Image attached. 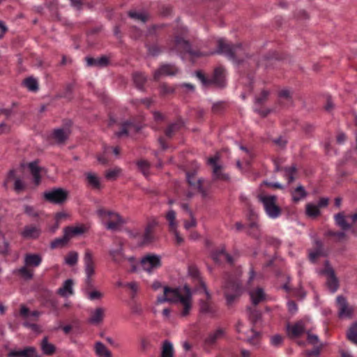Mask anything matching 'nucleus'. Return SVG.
<instances>
[{
  "label": "nucleus",
  "instance_id": "nucleus-53",
  "mask_svg": "<svg viewBox=\"0 0 357 357\" xmlns=\"http://www.w3.org/2000/svg\"><path fill=\"white\" fill-rule=\"evenodd\" d=\"M269 91L267 90H263L260 95L255 98V102L256 105L263 104L268 98L269 96Z\"/></svg>",
  "mask_w": 357,
  "mask_h": 357
},
{
  "label": "nucleus",
  "instance_id": "nucleus-56",
  "mask_svg": "<svg viewBox=\"0 0 357 357\" xmlns=\"http://www.w3.org/2000/svg\"><path fill=\"white\" fill-rule=\"evenodd\" d=\"M278 96L280 98H284L287 100H291V91L288 88L282 89L279 91Z\"/></svg>",
  "mask_w": 357,
  "mask_h": 357
},
{
  "label": "nucleus",
  "instance_id": "nucleus-14",
  "mask_svg": "<svg viewBox=\"0 0 357 357\" xmlns=\"http://www.w3.org/2000/svg\"><path fill=\"white\" fill-rule=\"evenodd\" d=\"M140 130V126L135 123L126 121L121 125V130L116 132L118 137L128 136L129 135L136 133Z\"/></svg>",
  "mask_w": 357,
  "mask_h": 357
},
{
  "label": "nucleus",
  "instance_id": "nucleus-40",
  "mask_svg": "<svg viewBox=\"0 0 357 357\" xmlns=\"http://www.w3.org/2000/svg\"><path fill=\"white\" fill-rule=\"evenodd\" d=\"M146 81V77L143 74L136 73L133 75V82L137 88L139 90H144V85Z\"/></svg>",
  "mask_w": 357,
  "mask_h": 357
},
{
  "label": "nucleus",
  "instance_id": "nucleus-35",
  "mask_svg": "<svg viewBox=\"0 0 357 357\" xmlns=\"http://www.w3.org/2000/svg\"><path fill=\"white\" fill-rule=\"evenodd\" d=\"M200 312L202 313L208 314L211 317L215 316L216 310L214 306L208 301H200Z\"/></svg>",
  "mask_w": 357,
  "mask_h": 357
},
{
  "label": "nucleus",
  "instance_id": "nucleus-27",
  "mask_svg": "<svg viewBox=\"0 0 357 357\" xmlns=\"http://www.w3.org/2000/svg\"><path fill=\"white\" fill-rule=\"evenodd\" d=\"M249 295L253 305H256L264 298L265 294L262 288L258 287L249 291Z\"/></svg>",
  "mask_w": 357,
  "mask_h": 357
},
{
  "label": "nucleus",
  "instance_id": "nucleus-43",
  "mask_svg": "<svg viewBox=\"0 0 357 357\" xmlns=\"http://www.w3.org/2000/svg\"><path fill=\"white\" fill-rule=\"evenodd\" d=\"M78 261V253L75 251H70L66 255L64 259L65 264L68 266H73L77 264Z\"/></svg>",
  "mask_w": 357,
  "mask_h": 357
},
{
  "label": "nucleus",
  "instance_id": "nucleus-49",
  "mask_svg": "<svg viewBox=\"0 0 357 357\" xmlns=\"http://www.w3.org/2000/svg\"><path fill=\"white\" fill-rule=\"evenodd\" d=\"M43 305L47 307H50L56 315L59 314L58 312V301L53 298H47L43 303Z\"/></svg>",
  "mask_w": 357,
  "mask_h": 357
},
{
  "label": "nucleus",
  "instance_id": "nucleus-26",
  "mask_svg": "<svg viewBox=\"0 0 357 357\" xmlns=\"http://www.w3.org/2000/svg\"><path fill=\"white\" fill-rule=\"evenodd\" d=\"M174 349L173 344L168 340L163 341L161 347V352L160 357H174Z\"/></svg>",
  "mask_w": 357,
  "mask_h": 357
},
{
  "label": "nucleus",
  "instance_id": "nucleus-32",
  "mask_svg": "<svg viewBox=\"0 0 357 357\" xmlns=\"http://www.w3.org/2000/svg\"><path fill=\"white\" fill-rule=\"evenodd\" d=\"M165 218L168 222L169 228L170 231H176V229L178 228V222L176 220V212L170 208L166 215Z\"/></svg>",
  "mask_w": 357,
  "mask_h": 357
},
{
  "label": "nucleus",
  "instance_id": "nucleus-41",
  "mask_svg": "<svg viewBox=\"0 0 357 357\" xmlns=\"http://www.w3.org/2000/svg\"><path fill=\"white\" fill-rule=\"evenodd\" d=\"M41 349L45 354L51 355L54 352L55 347L48 342L47 338L45 337L41 342Z\"/></svg>",
  "mask_w": 357,
  "mask_h": 357
},
{
  "label": "nucleus",
  "instance_id": "nucleus-29",
  "mask_svg": "<svg viewBox=\"0 0 357 357\" xmlns=\"http://www.w3.org/2000/svg\"><path fill=\"white\" fill-rule=\"evenodd\" d=\"M70 134L68 128H57L53 131L52 137L59 143L66 141Z\"/></svg>",
  "mask_w": 357,
  "mask_h": 357
},
{
  "label": "nucleus",
  "instance_id": "nucleus-58",
  "mask_svg": "<svg viewBox=\"0 0 357 357\" xmlns=\"http://www.w3.org/2000/svg\"><path fill=\"white\" fill-rule=\"evenodd\" d=\"M87 296V298L91 301L98 300L100 299L102 296V294L96 290L92 291H85Z\"/></svg>",
  "mask_w": 357,
  "mask_h": 357
},
{
  "label": "nucleus",
  "instance_id": "nucleus-50",
  "mask_svg": "<svg viewBox=\"0 0 357 357\" xmlns=\"http://www.w3.org/2000/svg\"><path fill=\"white\" fill-rule=\"evenodd\" d=\"M176 75V71L173 70V68H159L154 74V79H158L160 75Z\"/></svg>",
  "mask_w": 357,
  "mask_h": 357
},
{
  "label": "nucleus",
  "instance_id": "nucleus-8",
  "mask_svg": "<svg viewBox=\"0 0 357 357\" xmlns=\"http://www.w3.org/2000/svg\"><path fill=\"white\" fill-rule=\"evenodd\" d=\"M84 272L86 274L85 279V291L92 289L93 287L91 277L95 273V264L92 252L89 250H86L84 256Z\"/></svg>",
  "mask_w": 357,
  "mask_h": 357
},
{
  "label": "nucleus",
  "instance_id": "nucleus-21",
  "mask_svg": "<svg viewBox=\"0 0 357 357\" xmlns=\"http://www.w3.org/2000/svg\"><path fill=\"white\" fill-rule=\"evenodd\" d=\"M9 357H38L34 347H26L22 350L11 351L8 354Z\"/></svg>",
  "mask_w": 357,
  "mask_h": 357
},
{
  "label": "nucleus",
  "instance_id": "nucleus-60",
  "mask_svg": "<svg viewBox=\"0 0 357 357\" xmlns=\"http://www.w3.org/2000/svg\"><path fill=\"white\" fill-rule=\"evenodd\" d=\"M283 342V338L280 335H275L271 337V344L275 347H280Z\"/></svg>",
  "mask_w": 357,
  "mask_h": 357
},
{
  "label": "nucleus",
  "instance_id": "nucleus-45",
  "mask_svg": "<svg viewBox=\"0 0 357 357\" xmlns=\"http://www.w3.org/2000/svg\"><path fill=\"white\" fill-rule=\"evenodd\" d=\"M347 336L351 342L357 344V322L351 326L347 331Z\"/></svg>",
  "mask_w": 357,
  "mask_h": 357
},
{
  "label": "nucleus",
  "instance_id": "nucleus-48",
  "mask_svg": "<svg viewBox=\"0 0 357 357\" xmlns=\"http://www.w3.org/2000/svg\"><path fill=\"white\" fill-rule=\"evenodd\" d=\"M249 333L246 337V341L250 344L257 345L259 343V333L253 329H251Z\"/></svg>",
  "mask_w": 357,
  "mask_h": 357
},
{
  "label": "nucleus",
  "instance_id": "nucleus-31",
  "mask_svg": "<svg viewBox=\"0 0 357 357\" xmlns=\"http://www.w3.org/2000/svg\"><path fill=\"white\" fill-rule=\"evenodd\" d=\"M29 169L33 178L34 183L38 185L40 183V168L38 167L37 162H31L28 165Z\"/></svg>",
  "mask_w": 357,
  "mask_h": 357
},
{
  "label": "nucleus",
  "instance_id": "nucleus-15",
  "mask_svg": "<svg viewBox=\"0 0 357 357\" xmlns=\"http://www.w3.org/2000/svg\"><path fill=\"white\" fill-rule=\"evenodd\" d=\"M86 65L89 66H107L115 65L112 62L111 57L109 56L103 55L99 58L93 59L92 57H86Z\"/></svg>",
  "mask_w": 357,
  "mask_h": 357
},
{
  "label": "nucleus",
  "instance_id": "nucleus-54",
  "mask_svg": "<svg viewBox=\"0 0 357 357\" xmlns=\"http://www.w3.org/2000/svg\"><path fill=\"white\" fill-rule=\"evenodd\" d=\"M147 49L149 54L152 56H157L161 52V48L157 44L149 45Z\"/></svg>",
  "mask_w": 357,
  "mask_h": 357
},
{
  "label": "nucleus",
  "instance_id": "nucleus-28",
  "mask_svg": "<svg viewBox=\"0 0 357 357\" xmlns=\"http://www.w3.org/2000/svg\"><path fill=\"white\" fill-rule=\"evenodd\" d=\"M156 223L155 222H149L145 228L143 235V243L147 244L152 242L154 239L153 230Z\"/></svg>",
  "mask_w": 357,
  "mask_h": 357
},
{
  "label": "nucleus",
  "instance_id": "nucleus-51",
  "mask_svg": "<svg viewBox=\"0 0 357 357\" xmlns=\"http://www.w3.org/2000/svg\"><path fill=\"white\" fill-rule=\"evenodd\" d=\"M137 165L139 169L142 172V173L147 176L149 174L150 165L149 163L144 160H140L137 161Z\"/></svg>",
  "mask_w": 357,
  "mask_h": 357
},
{
  "label": "nucleus",
  "instance_id": "nucleus-19",
  "mask_svg": "<svg viewBox=\"0 0 357 357\" xmlns=\"http://www.w3.org/2000/svg\"><path fill=\"white\" fill-rule=\"evenodd\" d=\"M287 329L289 336L291 337H297L305 332V324L303 321H299L291 326L288 324Z\"/></svg>",
  "mask_w": 357,
  "mask_h": 357
},
{
  "label": "nucleus",
  "instance_id": "nucleus-36",
  "mask_svg": "<svg viewBox=\"0 0 357 357\" xmlns=\"http://www.w3.org/2000/svg\"><path fill=\"white\" fill-rule=\"evenodd\" d=\"M212 177L213 181L220 180L227 181L229 180V175L222 172V166H215V168H213Z\"/></svg>",
  "mask_w": 357,
  "mask_h": 357
},
{
  "label": "nucleus",
  "instance_id": "nucleus-22",
  "mask_svg": "<svg viewBox=\"0 0 357 357\" xmlns=\"http://www.w3.org/2000/svg\"><path fill=\"white\" fill-rule=\"evenodd\" d=\"M94 352L97 357H113L112 352L100 341L95 342Z\"/></svg>",
  "mask_w": 357,
  "mask_h": 357
},
{
  "label": "nucleus",
  "instance_id": "nucleus-62",
  "mask_svg": "<svg viewBox=\"0 0 357 357\" xmlns=\"http://www.w3.org/2000/svg\"><path fill=\"white\" fill-rule=\"evenodd\" d=\"M140 347L143 351H145L151 347V343L147 338L143 337L140 340Z\"/></svg>",
  "mask_w": 357,
  "mask_h": 357
},
{
  "label": "nucleus",
  "instance_id": "nucleus-34",
  "mask_svg": "<svg viewBox=\"0 0 357 357\" xmlns=\"http://www.w3.org/2000/svg\"><path fill=\"white\" fill-rule=\"evenodd\" d=\"M335 224L340 227L343 231H347L351 227V225L348 223L345 219L343 213H338L334 216Z\"/></svg>",
  "mask_w": 357,
  "mask_h": 357
},
{
  "label": "nucleus",
  "instance_id": "nucleus-64",
  "mask_svg": "<svg viewBox=\"0 0 357 357\" xmlns=\"http://www.w3.org/2000/svg\"><path fill=\"white\" fill-rule=\"evenodd\" d=\"M273 142L280 148H284L287 144V139L283 137H280L273 140Z\"/></svg>",
  "mask_w": 357,
  "mask_h": 357
},
{
  "label": "nucleus",
  "instance_id": "nucleus-3",
  "mask_svg": "<svg viewBox=\"0 0 357 357\" xmlns=\"http://www.w3.org/2000/svg\"><path fill=\"white\" fill-rule=\"evenodd\" d=\"M215 52L225 55L228 59L235 61L237 64L240 63L242 56L245 53L241 44L231 45L223 38L218 40Z\"/></svg>",
  "mask_w": 357,
  "mask_h": 357
},
{
  "label": "nucleus",
  "instance_id": "nucleus-59",
  "mask_svg": "<svg viewBox=\"0 0 357 357\" xmlns=\"http://www.w3.org/2000/svg\"><path fill=\"white\" fill-rule=\"evenodd\" d=\"M187 181L189 185L194 188H197V181L198 179H196L195 178V172H187L186 174Z\"/></svg>",
  "mask_w": 357,
  "mask_h": 357
},
{
  "label": "nucleus",
  "instance_id": "nucleus-16",
  "mask_svg": "<svg viewBox=\"0 0 357 357\" xmlns=\"http://www.w3.org/2000/svg\"><path fill=\"white\" fill-rule=\"evenodd\" d=\"M40 233L41 230L38 227L29 225L24 227L21 231V236L26 239H36L40 236Z\"/></svg>",
  "mask_w": 357,
  "mask_h": 357
},
{
  "label": "nucleus",
  "instance_id": "nucleus-13",
  "mask_svg": "<svg viewBox=\"0 0 357 357\" xmlns=\"http://www.w3.org/2000/svg\"><path fill=\"white\" fill-rule=\"evenodd\" d=\"M338 309V315L340 318H350L353 310L349 306L346 298L342 296H338L336 298Z\"/></svg>",
  "mask_w": 357,
  "mask_h": 357
},
{
  "label": "nucleus",
  "instance_id": "nucleus-25",
  "mask_svg": "<svg viewBox=\"0 0 357 357\" xmlns=\"http://www.w3.org/2000/svg\"><path fill=\"white\" fill-rule=\"evenodd\" d=\"M212 258L215 262H219L222 259H225L229 264H232L234 260L233 257L225 252L224 248L215 251L212 253Z\"/></svg>",
  "mask_w": 357,
  "mask_h": 357
},
{
  "label": "nucleus",
  "instance_id": "nucleus-12",
  "mask_svg": "<svg viewBox=\"0 0 357 357\" xmlns=\"http://www.w3.org/2000/svg\"><path fill=\"white\" fill-rule=\"evenodd\" d=\"M68 191L62 188H54L44 192V198L54 204H62L68 197Z\"/></svg>",
  "mask_w": 357,
  "mask_h": 357
},
{
  "label": "nucleus",
  "instance_id": "nucleus-9",
  "mask_svg": "<svg viewBox=\"0 0 357 357\" xmlns=\"http://www.w3.org/2000/svg\"><path fill=\"white\" fill-rule=\"evenodd\" d=\"M174 45L178 51H180L185 56H188L192 60L206 55L203 52L193 50L189 42L179 36L175 37Z\"/></svg>",
  "mask_w": 357,
  "mask_h": 357
},
{
  "label": "nucleus",
  "instance_id": "nucleus-47",
  "mask_svg": "<svg viewBox=\"0 0 357 357\" xmlns=\"http://www.w3.org/2000/svg\"><path fill=\"white\" fill-rule=\"evenodd\" d=\"M17 271L22 278L26 280H31L33 276V271L29 266H26V265L20 267Z\"/></svg>",
  "mask_w": 357,
  "mask_h": 357
},
{
  "label": "nucleus",
  "instance_id": "nucleus-6",
  "mask_svg": "<svg viewBox=\"0 0 357 357\" xmlns=\"http://www.w3.org/2000/svg\"><path fill=\"white\" fill-rule=\"evenodd\" d=\"M258 199L259 202L263 204L266 214L269 218L274 220L280 216L282 211L280 206H278L276 204V196L259 195L258 196Z\"/></svg>",
  "mask_w": 357,
  "mask_h": 357
},
{
  "label": "nucleus",
  "instance_id": "nucleus-42",
  "mask_svg": "<svg viewBox=\"0 0 357 357\" xmlns=\"http://www.w3.org/2000/svg\"><path fill=\"white\" fill-rule=\"evenodd\" d=\"M284 176L287 180L288 183L294 181V174L296 172V167L294 165L284 168Z\"/></svg>",
  "mask_w": 357,
  "mask_h": 357
},
{
  "label": "nucleus",
  "instance_id": "nucleus-23",
  "mask_svg": "<svg viewBox=\"0 0 357 357\" xmlns=\"http://www.w3.org/2000/svg\"><path fill=\"white\" fill-rule=\"evenodd\" d=\"M324 255L325 253L323 249L322 243L319 240L315 241V248L309 253L310 260L314 263L317 257Z\"/></svg>",
  "mask_w": 357,
  "mask_h": 357
},
{
  "label": "nucleus",
  "instance_id": "nucleus-17",
  "mask_svg": "<svg viewBox=\"0 0 357 357\" xmlns=\"http://www.w3.org/2000/svg\"><path fill=\"white\" fill-rule=\"evenodd\" d=\"M43 261V258L40 254L27 253L24 255V265L29 268L38 267Z\"/></svg>",
  "mask_w": 357,
  "mask_h": 357
},
{
  "label": "nucleus",
  "instance_id": "nucleus-11",
  "mask_svg": "<svg viewBox=\"0 0 357 357\" xmlns=\"http://www.w3.org/2000/svg\"><path fill=\"white\" fill-rule=\"evenodd\" d=\"M141 264L143 269L150 273L160 267L161 257L158 255L148 254L142 258Z\"/></svg>",
  "mask_w": 357,
  "mask_h": 357
},
{
  "label": "nucleus",
  "instance_id": "nucleus-63",
  "mask_svg": "<svg viewBox=\"0 0 357 357\" xmlns=\"http://www.w3.org/2000/svg\"><path fill=\"white\" fill-rule=\"evenodd\" d=\"M31 312L25 305H21L20 314L23 319H26L30 316Z\"/></svg>",
  "mask_w": 357,
  "mask_h": 357
},
{
  "label": "nucleus",
  "instance_id": "nucleus-7",
  "mask_svg": "<svg viewBox=\"0 0 357 357\" xmlns=\"http://www.w3.org/2000/svg\"><path fill=\"white\" fill-rule=\"evenodd\" d=\"M196 76L205 86L214 85L218 87H223L225 85L223 68H215L213 75L210 78L206 77L200 71L196 73Z\"/></svg>",
  "mask_w": 357,
  "mask_h": 357
},
{
  "label": "nucleus",
  "instance_id": "nucleus-61",
  "mask_svg": "<svg viewBox=\"0 0 357 357\" xmlns=\"http://www.w3.org/2000/svg\"><path fill=\"white\" fill-rule=\"evenodd\" d=\"M119 173H120V169H119V168H114L112 169H109L106 172L105 177L109 180L114 179L119 175Z\"/></svg>",
  "mask_w": 357,
  "mask_h": 357
},
{
  "label": "nucleus",
  "instance_id": "nucleus-20",
  "mask_svg": "<svg viewBox=\"0 0 357 357\" xmlns=\"http://www.w3.org/2000/svg\"><path fill=\"white\" fill-rule=\"evenodd\" d=\"M73 284V280L68 279L63 282L61 287L57 289L56 293L62 297L68 298L74 294Z\"/></svg>",
  "mask_w": 357,
  "mask_h": 357
},
{
  "label": "nucleus",
  "instance_id": "nucleus-44",
  "mask_svg": "<svg viewBox=\"0 0 357 357\" xmlns=\"http://www.w3.org/2000/svg\"><path fill=\"white\" fill-rule=\"evenodd\" d=\"M248 234L255 238H259L260 236V229L259 225L255 221L250 223L248 229Z\"/></svg>",
  "mask_w": 357,
  "mask_h": 357
},
{
  "label": "nucleus",
  "instance_id": "nucleus-2",
  "mask_svg": "<svg viewBox=\"0 0 357 357\" xmlns=\"http://www.w3.org/2000/svg\"><path fill=\"white\" fill-rule=\"evenodd\" d=\"M124 245L125 243L121 238H116L108 250V255L112 261L117 265H121L126 261H129L133 266L132 271H135V258L133 256L126 255Z\"/></svg>",
  "mask_w": 357,
  "mask_h": 357
},
{
  "label": "nucleus",
  "instance_id": "nucleus-57",
  "mask_svg": "<svg viewBox=\"0 0 357 357\" xmlns=\"http://www.w3.org/2000/svg\"><path fill=\"white\" fill-rule=\"evenodd\" d=\"M129 16L131 18H134L135 20L142 21V22H145L146 20V16L142 13H138L136 11H130V12H129Z\"/></svg>",
  "mask_w": 357,
  "mask_h": 357
},
{
  "label": "nucleus",
  "instance_id": "nucleus-38",
  "mask_svg": "<svg viewBox=\"0 0 357 357\" xmlns=\"http://www.w3.org/2000/svg\"><path fill=\"white\" fill-rule=\"evenodd\" d=\"M68 241L69 240L63 233V236L62 237L56 238L51 242L50 248L51 249L63 248L68 243Z\"/></svg>",
  "mask_w": 357,
  "mask_h": 357
},
{
  "label": "nucleus",
  "instance_id": "nucleus-37",
  "mask_svg": "<svg viewBox=\"0 0 357 357\" xmlns=\"http://www.w3.org/2000/svg\"><path fill=\"white\" fill-rule=\"evenodd\" d=\"M307 195L306 191L302 185L298 186L292 192V199L294 202H298Z\"/></svg>",
  "mask_w": 357,
  "mask_h": 357
},
{
  "label": "nucleus",
  "instance_id": "nucleus-55",
  "mask_svg": "<svg viewBox=\"0 0 357 357\" xmlns=\"http://www.w3.org/2000/svg\"><path fill=\"white\" fill-rule=\"evenodd\" d=\"M24 213L31 218H36L39 216V212L33 206L29 205L24 206Z\"/></svg>",
  "mask_w": 357,
  "mask_h": 357
},
{
  "label": "nucleus",
  "instance_id": "nucleus-30",
  "mask_svg": "<svg viewBox=\"0 0 357 357\" xmlns=\"http://www.w3.org/2000/svg\"><path fill=\"white\" fill-rule=\"evenodd\" d=\"M88 184L93 189H100L101 183L100 178L94 173L86 172L85 174Z\"/></svg>",
  "mask_w": 357,
  "mask_h": 357
},
{
  "label": "nucleus",
  "instance_id": "nucleus-5",
  "mask_svg": "<svg viewBox=\"0 0 357 357\" xmlns=\"http://www.w3.org/2000/svg\"><path fill=\"white\" fill-rule=\"evenodd\" d=\"M223 288L227 304L228 305H231L243 291L239 279L231 275H227L225 276Z\"/></svg>",
  "mask_w": 357,
  "mask_h": 357
},
{
  "label": "nucleus",
  "instance_id": "nucleus-39",
  "mask_svg": "<svg viewBox=\"0 0 357 357\" xmlns=\"http://www.w3.org/2000/svg\"><path fill=\"white\" fill-rule=\"evenodd\" d=\"M305 212L307 215L311 218L317 217L320 214V210L318 206L311 203L306 205Z\"/></svg>",
  "mask_w": 357,
  "mask_h": 357
},
{
  "label": "nucleus",
  "instance_id": "nucleus-4",
  "mask_svg": "<svg viewBox=\"0 0 357 357\" xmlns=\"http://www.w3.org/2000/svg\"><path fill=\"white\" fill-rule=\"evenodd\" d=\"M96 214L100 218L102 224L107 230L116 231L126 223V221L119 213L113 211H107L104 208H99Z\"/></svg>",
  "mask_w": 357,
  "mask_h": 357
},
{
  "label": "nucleus",
  "instance_id": "nucleus-52",
  "mask_svg": "<svg viewBox=\"0 0 357 357\" xmlns=\"http://www.w3.org/2000/svg\"><path fill=\"white\" fill-rule=\"evenodd\" d=\"M181 126L179 123H174L170 124L165 130V135L168 137H172L174 133L178 130Z\"/></svg>",
  "mask_w": 357,
  "mask_h": 357
},
{
  "label": "nucleus",
  "instance_id": "nucleus-24",
  "mask_svg": "<svg viewBox=\"0 0 357 357\" xmlns=\"http://www.w3.org/2000/svg\"><path fill=\"white\" fill-rule=\"evenodd\" d=\"M85 231L84 228L82 226L77 227H66L63 229V233L65 236L70 240L71 238L75 236H79L84 234Z\"/></svg>",
  "mask_w": 357,
  "mask_h": 357
},
{
  "label": "nucleus",
  "instance_id": "nucleus-18",
  "mask_svg": "<svg viewBox=\"0 0 357 357\" xmlns=\"http://www.w3.org/2000/svg\"><path fill=\"white\" fill-rule=\"evenodd\" d=\"M105 309L102 307H97L90 312V316L88 319V323L92 325L100 324L104 319Z\"/></svg>",
  "mask_w": 357,
  "mask_h": 357
},
{
  "label": "nucleus",
  "instance_id": "nucleus-33",
  "mask_svg": "<svg viewBox=\"0 0 357 357\" xmlns=\"http://www.w3.org/2000/svg\"><path fill=\"white\" fill-rule=\"evenodd\" d=\"M225 331L222 328H218L215 331L211 333L205 339V342L207 344L212 345L216 341L224 336Z\"/></svg>",
  "mask_w": 357,
  "mask_h": 357
},
{
  "label": "nucleus",
  "instance_id": "nucleus-1",
  "mask_svg": "<svg viewBox=\"0 0 357 357\" xmlns=\"http://www.w3.org/2000/svg\"><path fill=\"white\" fill-rule=\"evenodd\" d=\"M157 302L158 303L179 302L183 305L181 315L185 317L189 314L192 307V294L187 285L174 289L165 287L163 296H158Z\"/></svg>",
  "mask_w": 357,
  "mask_h": 357
},
{
  "label": "nucleus",
  "instance_id": "nucleus-46",
  "mask_svg": "<svg viewBox=\"0 0 357 357\" xmlns=\"http://www.w3.org/2000/svg\"><path fill=\"white\" fill-rule=\"evenodd\" d=\"M24 86L31 91H36L38 89V84L37 80L32 77H28L24 81Z\"/></svg>",
  "mask_w": 357,
  "mask_h": 357
},
{
  "label": "nucleus",
  "instance_id": "nucleus-10",
  "mask_svg": "<svg viewBox=\"0 0 357 357\" xmlns=\"http://www.w3.org/2000/svg\"><path fill=\"white\" fill-rule=\"evenodd\" d=\"M321 273L325 275L327 278L326 283L328 289L331 293H335L339 288V280L328 261H326L325 267L321 271Z\"/></svg>",
  "mask_w": 357,
  "mask_h": 357
}]
</instances>
